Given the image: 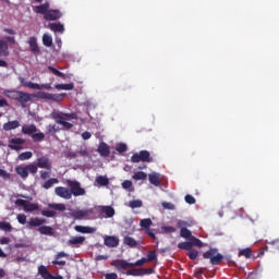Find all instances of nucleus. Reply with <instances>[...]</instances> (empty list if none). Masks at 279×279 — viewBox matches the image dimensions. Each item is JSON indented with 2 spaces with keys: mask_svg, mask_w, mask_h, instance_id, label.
<instances>
[{
  "mask_svg": "<svg viewBox=\"0 0 279 279\" xmlns=\"http://www.w3.org/2000/svg\"><path fill=\"white\" fill-rule=\"evenodd\" d=\"M130 208H141L143 206V201L136 199V201H131L129 203Z\"/></svg>",
  "mask_w": 279,
  "mask_h": 279,
  "instance_id": "6e6d98bb",
  "label": "nucleus"
},
{
  "mask_svg": "<svg viewBox=\"0 0 279 279\" xmlns=\"http://www.w3.org/2000/svg\"><path fill=\"white\" fill-rule=\"evenodd\" d=\"M125 276H143L142 268H132L125 271Z\"/></svg>",
  "mask_w": 279,
  "mask_h": 279,
  "instance_id": "58836bf2",
  "label": "nucleus"
},
{
  "mask_svg": "<svg viewBox=\"0 0 279 279\" xmlns=\"http://www.w3.org/2000/svg\"><path fill=\"white\" fill-rule=\"evenodd\" d=\"M43 44L45 45V47H51L53 45V38L51 37V35L44 34Z\"/></svg>",
  "mask_w": 279,
  "mask_h": 279,
  "instance_id": "a19ab883",
  "label": "nucleus"
},
{
  "mask_svg": "<svg viewBox=\"0 0 279 279\" xmlns=\"http://www.w3.org/2000/svg\"><path fill=\"white\" fill-rule=\"evenodd\" d=\"M60 181L57 178H51L48 181H46L41 186L46 191H49V189L53 187V184H58Z\"/></svg>",
  "mask_w": 279,
  "mask_h": 279,
  "instance_id": "72a5a7b5",
  "label": "nucleus"
},
{
  "mask_svg": "<svg viewBox=\"0 0 279 279\" xmlns=\"http://www.w3.org/2000/svg\"><path fill=\"white\" fill-rule=\"evenodd\" d=\"M38 274L44 279H50L51 278V272H49V270L47 269V266H44V265L39 266L38 267Z\"/></svg>",
  "mask_w": 279,
  "mask_h": 279,
  "instance_id": "7c9ffc66",
  "label": "nucleus"
},
{
  "mask_svg": "<svg viewBox=\"0 0 279 279\" xmlns=\"http://www.w3.org/2000/svg\"><path fill=\"white\" fill-rule=\"evenodd\" d=\"M23 145H25L24 138L13 137L9 140L8 147L9 149H13L14 151H21V149H23Z\"/></svg>",
  "mask_w": 279,
  "mask_h": 279,
  "instance_id": "1a4fd4ad",
  "label": "nucleus"
},
{
  "mask_svg": "<svg viewBox=\"0 0 279 279\" xmlns=\"http://www.w3.org/2000/svg\"><path fill=\"white\" fill-rule=\"evenodd\" d=\"M96 183L98 186H108V184H110V180H108L107 177L99 175L96 178Z\"/></svg>",
  "mask_w": 279,
  "mask_h": 279,
  "instance_id": "4c0bfd02",
  "label": "nucleus"
},
{
  "mask_svg": "<svg viewBox=\"0 0 279 279\" xmlns=\"http://www.w3.org/2000/svg\"><path fill=\"white\" fill-rule=\"evenodd\" d=\"M86 243V238L84 235L71 236L68 241L70 247H82Z\"/></svg>",
  "mask_w": 279,
  "mask_h": 279,
  "instance_id": "ddd939ff",
  "label": "nucleus"
},
{
  "mask_svg": "<svg viewBox=\"0 0 279 279\" xmlns=\"http://www.w3.org/2000/svg\"><path fill=\"white\" fill-rule=\"evenodd\" d=\"M190 243H192V247L193 245H195V247H202L203 245L202 240L195 238L194 235L191 236Z\"/></svg>",
  "mask_w": 279,
  "mask_h": 279,
  "instance_id": "603ef678",
  "label": "nucleus"
},
{
  "mask_svg": "<svg viewBox=\"0 0 279 279\" xmlns=\"http://www.w3.org/2000/svg\"><path fill=\"white\" fill-rule=\"evenodd\" d=\"M33 143H43V141H45V133L43 132H35L32 136H31Z\"/></svg>",
  "mask_w": 279,
  "mask_h": 279,
  "instance_id": "f704fd0d",
  "label": "nucleus"
},
{
  "mask_svg": "<svg viewBox=\"0 0 279 279\" xmlns=\"http://www.w3.org/2000/svg\"><path fill=\"white\" fill-rule=\"evenodd\" d=\"M123 243H124V245H128L129 247H137L138 246V242L130 235L124 236Z\"/></svg>",
  "mask_w": 279,
  "mask_h": 279,
  "instance_id": "c85d7f7f",
  "label": "nucleus"
},
{
  "mask_svg": "<svg viewBox=\"0 0 279 279\" xmlns=\"http://www.w3.org/2000/svg\"><path fill=\"white\" fill-rule=\"evenodd\" d=\"M40 178H41V180H47V179L51 178V170H48V171L41 170Z\"/></svg>",
  "mask_w": 279,
  "mask_h": 279,
  "instance_id": "052dcab7",
  "label": "nucleus"
},
{
  "mask_svg": "<svg viewBox=\"0 0 279 279\" xmlns=\"http://www.w3.org/2000/svg\"><path fill=\"white\" fill-rule=\"evenodd\" d=\"M179 250H186L190 252V250H193V243L191 242H181L178 244Z\"/></svg>",
  "mask_w": 279,
  "mask_h": 279,
  "instance_id": "a18cd8bd",
  "label": "nucleus"
},
{
  "mask_svg": "<svg viewBox=\"0 0 279 279\" xmlns=\"http://www.w3.org/2000/svg\"><path fill=\"white\" fill-rule=\"evenodd\" d=\"M51 119L58 123V125H62L60 130H72L73 129V123L66 122V120L62 117V112L53 111L50 114Z\"/></svg>",
  "mask_w": 279,
  "mask_h": 279,
  "instance_id": "423d86ee",
  "label": "nucleus"
},
{
  "mask_svg": "<svg viewBox=\"0 0 279 279\" xmlns=\"http://www.w3.org/2000/svg\"><path fill=\"white\" fill-rule=\"evenodd\" d=\"M66 184L72 196L74 195V197H82V195H86V190L82 187L80 181L68 180Z\"/></svg>",
  "mask_w": 279,
  "mask_h": 279,
  "instance_id": "20e7f679",
  "label": "nucleus"
},
{
  "mask_svg": "<svg viewBox=\"0 0 279 279\" xmlns=\"http://www.w3.org/2000/svg\"><path fill=\"white\" fill-rule=\"evenodd\" d=\"M62 129H60V126H58L57 124H49L46 128V134H58V132H61Z\"/></svg>",
  "mask_w": 279,
  "mask_h": 279,
  "instance_id": "e433bc0d",
  "label": "nucleus"
},
{
  "mask_svg": "<svg viewBox=\"0 0 279 279\" xmlns=\"http://www.w3.org/2000/svg\"><path fill=\"white\" fill-rule=\"evenodd\" d=\"M15 172L17 173V175H20V178H22V180H27V178H29V172L27 170V166H25V167L17 166L15 168Z\"/></svg>",
  "mask_w": 279,
  "mask_h": 279,
  "instance_id": "4be33fe9",
  "label": "nucleus"
},
{
  "mask_svg": "<svg viewBox=\"0 0 279 279\" xmlns=\"http://www.w3.org/2000/svg\"><path fill=\"white\" fill-rule=\"evenodd\" d=\"M180 236H182V239H191V236H193V233L187 228H182L180 231Z\"/></svg>",
  "mask_w": 279,
  "mask_h": 279,
  "instance_id": "49530a36",
  "label": "nucleus"
},
{
  "mask_svg": "<svg viewBox=\"0 0 279 279\" xmlns=\"http://www.w3.org/2000/svg\"><path fill=\"white\" fill-rule=\"evenodd\" d=\"M98 153L100 154V156H110V146H108V144L106 143H100L98 146Z\"/></svg>",
  "mask_w": 279,
  "mask_h": 279,
  "instance_id": "393cba45",
  "label": "nucleus"
},
{
  "mask_svg": "<svg viewBox=\"0 0 279 279\" xmlns=\"http://www.w3.org/2000/svg\"><path fill=\"white\" fill-rule=\"evenodd\" d=\"M94 210L93 209H80V210H74L70 214V216L73 219H76L78 221H82V219H86V217H90L93 215Z\"/></svg>",
  "mask_w": 279,
  "mask_h": 279,
  "instance_id": "9b49d317",
  "label": "nucleus"
},
{
  "mask_svg": "<svg viewBox=\"0 0 279 279\" xmlns=\"http://www.w3.org/2000/svg\"><path fill=\"white\" fill-rule=\"evenodd\" d=\"M38 132L36 124H24L22 126V134L25 136H32L34 133Z\"/></svg>",
  "mask_w": 279,
  "mask_h": 279,
  "instance_id": "f3484780",
  "label": "nucleus"
},
{
  "mask_svg": "<svg viewBox=\"0 0 279 279\" xmlns=\"http://www.w3.org/2000/svg\"><path fill=\"white\" fill-rule=\"evenodd\" d=\"M54 193H56V195H58V197H61L62 199H71V197H73L71 195V190L69 187H64V186L56 187Z\"/></svg>",
  "mask_w": 279,
  "mask_h": 279,
  "instance_id": "4468645a",
  "label": "nucleus"
},
{
  "mask_svg": "<svg viewBox=\"0 0 279 279\" xmlns=\"http://www.w3.org/2000/svg\"><path fill=\"white\" fill-rule=\"evenodd\" d=\"M185 202H186V204L193 205V204H195L196 201H195V197L193 195L187 194V195H185Z\"/></svg>",
  "mask_w": 279,
  "mask_h": 279,
  "instance_id": "338daca9",
  "label": "nucleus"
},
{
  "mask_svg": "<svg viewBox=\"0 0 279 279\" xmlns=\"http://www.w3.org/2000/svg\"><path fill=\"white\" fill-rule=\"evenodd\" d=\"M48 69H49V71H51V73H53V75H57V77H61L62 80H66V74L60 72V70H58L53 66H49Z\"/></svg>",
  "mask_w": 279,
  "mask_h": 279,
  "instance_id": "37998d69",
  "label": "nucleus"
},
{
  "mask_svg": "<svg viewBox=\"0 0 279 279\" xmlns=\"http://www.w3.org/2000/svg\"><path fill=\"white\" fill-rule=\"evenodd\" d=\"M32 156H34V154L32 151H24L22 154L19 155V160H29L32 158Z\"/></svg>",
  "mask_w": 279,
  "mask_h": 279,
  "instance_id": "8fccbe9b",
  "label": "nucleus"
},
{
  "mask_svg": "<svg viewBox=\"0 0 279 279\" xmlns=\"http://www.w3.org/2000/svg\"><path fill=\"white\" fill-rule=\"evenodd\" d=\"M26 169H27L28 173H32V175H36V173H38V166L36 163L27 165Z\"/></svg>",
  "mask_w": 279,
  "mask_h": 279,
  "instance_id": "de8ad7c7",
  "label": "nucleus"
},
{
  "mask_svg": "<svg viewBox=\"0 0 279 279\" xmlns=\"http://www.w3.org/2000/svg\"><path fill=\"white\" fill-rule=\"evenodd\" d=\"M44 19L45 21H58L59 19H62V12L58 9L48 10V13H46Z\"/></svg>",
  "mask_w": 279,
  "mask_h": 279,
  "instance_id": "2eb2a0df",
  "label": "nucleus"
},
{
  "mask_svg": "<svg viewBox=\"0 0 279 279\" xmlns=\"http://www.w3.org/2000/svg\"><path fill=\"white\" fill-rule=\"evenodd\" d=\"M28 45H29V49H31L32 53H34V56H38L40 53V48L38 47V41H37L36 37H31Z\"/></svg>",
  "mask_w": 279,
  "mask_h": 279,
  "instance_id": "aec40b11",
  "label": "nucleus"
},
{
  "mask_svg": "<svg viewBox=\"0 0 279 279\" xmlns=\"http://www.w3.org/2000/svg\"><path fill=\"white\" fill-rule=\"evenodd\" d=\"M76 154H80L84 158H90V153H88V149L86 148H81Z\"/></svg>",
  "mask_w": 279,
  "mask_h": 279,
  "instance_id": "e2e57ef3",
  "label": "nucleus"
},
{
  "mask_svg": "<svg viewBox=\"0 0 279 279\" xmlns=\"http://www.w3.org/2000/svg\"><path fill=\"white\" fill-rule=\"evenodd\" d=\"M49 29L51 32H54V34H64V25L60 23H50L48 25Z\"/></svg>",
  "mask_w": 279,
  "mask_h": 279,
  "instance_id": "5701e85b",
  "label": "nucleus"
},
{
  "mask_svg": "<svg viewBox=\"0 0 279 279\" xmlns=\"http://www.w3.org/2000/svg\"><path fill=\"white\" fill-rule=\"evenodd\" d=\"M38 233L39 234H46L48 236H51L53 234V228L52 227H49V226H40L38 228Z\"/></svg>",
  "mask_w": 279,
  "mask_h": 279,
  "instance_id": "cd10ccee",
  "label": "nucleus"
},
{
  "mask_svg": "<svg viewBox=\"0 0 279 279\" xmlns=\"http://www.w3.org/2000/svg\"><path fill=\"white\" fill-rule=\"evenodd\" d=\"M60 258H69V254L64 252H59L56 255L54 260H52V265H59L60 267H64V265H66V260H60Z\"/></svg>",
  "mask_w": 279,
  "mask_h": 279,
  "instance_id": "a211bd4d",
  "label": "nucleus"
},
{
  "mask_svg": "<svg viewBox=\"0 0 279 279\" xmlns=\"http://www.w3.org/2000/svg\"><path fill=\"white\" fill-rule=\"evenodd\" d=\"M21 123H19V120L9 121L3 124V130L5 132H10V130H16V128H20Z\"/></svg>",
  "mask_w": 279,
  "mask_h": 279,
  "instance_id": "b1692460",
  "label": "nucleus"
},
{
  "mask_svg": "<svg viewBox=\"0 0 279 279\" xmlns=\"http://www.w3.org/2000/svg\"><path fill=\"white\" fill-rule=\"evenodd\" d=\"M105 245L107 247H118L119 246V239L112 235L105 236Z\"/></svg>",
  "mask_w": 279,
  "mask_h": 279,
  "instance_id": "412c9836",
  "label": "nucleus"
},
{
  "mask_svg": "<svg viewBox=\"0 0 279 279\" xmlns=\"http://www.w3.org/2000/svg\"><path fill=\"white\" fill-rule=\"evenodd\" d=\"M0 56H3L4 58H8V56H10L8 44L3 40H0Z\"/></svg>",
  "mask_w": 279,
  "mask_h": 279,
  "instance_id": "2f4dec72",
  "label": "nucleus"
},
{
  "mask_svg": "<svg viewBox=\"0 0 279 279\" xmlns=\"http://www.w3.org/2000/svg\"><path fill=\"white\" fill-rule=\"evenodd\" d=\"M154 274V268H142V276H149Z\"/></svg>",
  "mask_w": 279,
  "mask_h": 279,
  "instance_id": "774afa93",
  "label": "nucleus"
},
{
  "mask_svg": "<svg viewBox=\"0 0 279 279\" xmlns=\"http://www.w3.org/2000/svg\"><path fill=\"white\" fill-rule=\"evenodd\" d=\"M131 162H154V157H151L149 150H141L140 153L133 154Z\"/></svg>",
  "mask_w": 279,
  "mask_h": 279,
  "instance_id": "39448f33",
  "label": "nucleus"
},
{
  "mask_svg": "<svg viewBox=\"0 0 279 279\" xmlns=\"http://www.w3.org/2000/svg\"><path fill=\"white\" fill-rule=\"evenodd\" d=\"M239 256H244V258H252V248L246 247L239 251Z\"/></svg>",
  "mask_w": 279,
  "mask_h": 279,
  "instance_id": "79ce46f5",
  "label": "nucleus"
},
{
  "mask_svg": "<svg viewBox=\"0 0 279 279\" xmlns=\"http://www.w3.org/2000/svg\"><path fill=\"white\" fill-rule=\"evenodd\" d=\"M62 118L65 121L77 120V113H64V112H62Z\"/></svg>",
  "mask_w": 279,
  "mask_h": 279,
  "instance_id": "5fc2aeb1",
  "label": "nucleus"
},
{
  "mask_svg": "<svg viewBox=\"0 0 279 279\" xmlns=\"http://www.w3.org/2000/svg\"><path fill=\"white\" fill-rule=\"evenodd\" d=\"M15 206H22L24 208L25 213H34V210H38L39 206L36 203H31L26 199L17 198L15 201Z\"/></svg>",
  "mask_w": 279,
  "mask_h": 279,
  "instance_id": "0eeeda50",
  "label": "nucleus"
},
{
  "mask_svg": "<svg viewBox=\"0 0 279 279\" xmlns=\"http://www.w3.org/2000/svg\"><path fill=\"white\" fill-rule=\"evenodd\" d=\"M148 180L154 186H160V174L154 172L148 174Z\"/></svg>",
  "mask_w": 279,
  "mask_h": 279,
  "instance_id": "bb28decb",
  "label": "nucleus"
},
{
  "mask_svg": "<svg viewBox=\"0 0 279 279\" xmlns=\"http://www.w3.org/2000/svg\"><path fill=\"white\" fill-rule=\"evenodd\" d=\"M177 227H178V228H181V230H182V228L191 227V223H189V222L185 221V220H179V221L177 222Z\"/></svg>",
  "mask_w": 279,
  "mask_h": 279,
  "instance_id": "0e129e2a",
  "label": "nucleus"
},
{
  "mask_svg": "<svg viewBox=\"0 0 279 279\" xmlns=\"http://www.w3.org/2000/svg\"><path fill=\"white\" fill-rule=\"evenodd\" d=\"M116 149H117V151H119V154H123V153L128 151V145L121 143V144H119V145L117 146Z\"/></svg>",
  "mask_w": 279,
  "mask_h": 279,
  "instance_id": "bf43d9fd",
  "label": "nucleus"
},
{
  "mask_svg": "<svg viewBox=\"0 0 279 279\" xmlns=\"http://www.w3.org/2000/svg\"><path fill=\"white\" fill-rule=\"evenodd\" d=\"M203 257L208 259L210 265H221L223 255L217 248H209L203 254Z\"/></svg>",
  "mask_w": 279,
  "mask_h": 279,
  "instance_id": "7ed1b4c3",
  "label": "nucleus"
},
{
  "mask_svg": "<svg viewBox=\"0 0 279 279\" xmlns=\"http://www.w3.org/2000/svg\"><path fill=\"white\" fill-rule=\"evenodd\" d=\"M278 250H279V239H276L270 242H267V245L265 246V248H262L255 258H259V256H264L265 251L266 252H278Z\"/></svg>",
  "mask_w": 279,
  "mask_h": 279,
  "instance_id": "6e6552de",
  "label": "nucleus"
},
{
  "mask_svg": "<svg viewBox=\"0 0 279 279\" xmlns=\"http://www.w3.org/2000/svg\"><path fill=\"white\" fill-rule=\"evenodd\" d=\"M48 207L52 208V210H59L60 213H64V210H66V205L62 203H51L48 204Z\"/></svg>",
  "mask_w": 279,
  "mask_h": 279,
  "instance_id": "c9c22d12",
  "label": "nucleus"
},
{
  "mask_svg": "<svg viewBox=\"0 0 279 279\" xmlns=\"http://www.w3.org/2000/svg\"><path fill=\"white\" fill-rule=\"evenodd\" d=\"M133 180H147V173L143 171L135 172L133 175Z\"/></svg>",
  "mask_w": 279,
  "mask_h": 279,
  "instance_id": "3c124183",
  "label": "nucleus"
},
{
  "mask_svg": "<svg viewBox=\"0 0 279 279\" xmlns=\"http://www.w3.org/2000/svg\"><path fill=\"white\" fill-rule=\"evenodd\" d=\"M161 230H163L167 234H173V232H175V228L171 226L161 227Z\"/></svg>",
  "mask_w": 279,
  "mask_h": 279,
  "instance_id": "69168bd1",
  "label": "nucleus"
},
{
  "mask_svg": "<svg viewBox=\"0 0 279 279\" xmlns=\"http://www.w3.org/2000/svg\"><path fill=\"white\" fill-rule=\"evenodd\" d=\"M162 208H165L166 210H175V205H173L172 203L163 202Z\"/></svg>",
  "mask_w": 279,
  "mask_h": 279,
  "instance_id": "680f3d73",
  "label": "nucleus"
},
{
  "mask_svg": "<svg viewBox=\"0 0 279 279\" xmlns=\"http://www.w3.org/2000/svg\"><path fill=\"white\" fill-rule=\"evenodd\" d=\"M45 223H47V219L32 217L28 219L26 228L27 230H34V228H40L41 226H45Z\"/></svg>",
  "mask_w": 279,
  "mask_h": 279,
  "instance_id": "9d476101",
  "label": "nucleus"
},
{
  "mask_svg": "<svg viewBox=\"0 0 279 279\" xmlns=\"http://www.w3.org/2000/svg\"><path fill=\"white\" fill-rule=\"evenodd\" d=\"M0 230H2L3 232H12L13 227L10 222L0 221Z\"/></svg>",
  "mask_w": 279,
  "mask_h": 279,
  "instance_id": "ea45409f",
  "label": "nucleus"
},
{
  "mask_svg": "<svg viewBox=\"0 0 279 279\" xmlns=\"http://www.w3.org/2000/svg\"><path fill=\"white\" fill-rule=\"evenodd\" d=\"M41 215H43V217L51 218V217H56V211L49 210V209H44V210H41Z\"/></svg>",
  "mask_w": 279,
  "mask_h": 279,
  "instance_id": "13d9d810",
  "label": "nucleus"
},
{
  "mask_svg": "<svg viewBox=\"0 0 279 279\" xmlns=\"http://www.w3.org/2000/svg\"><path fill=\"white\" fill-rule=\"evenodd\" d=\"M156 258H158V255L156 254V251H149L148 254H147L146 262L151 263V262L156 260Z\"/></svg>",
  "mask_w": 279,
  "mask_h": 279,
  "instance_id": "864d4df0",
  "label": "nucleus"
},
{
  "mask_svg": "<svg viewBox=\"0 0 279 279\" xmlns=\"http://www.w3.org/2000/svg\"><path fill=\"white\" fill-rule=\"evenodd\" d=\"M36 166L38 169H46L47 171H51L52 162L47 156H43L37 158Z\"/></svg>",
  "mask_w": 279,
  "mask_h": 279,
  "instance_id": "f8f14e48",
  "label": "nucleus"
},
{
  "mask_svg": "<svg viewBox=\"0 0 279 279\" xmlns=\"http://www.w3.org/2000/svg\"><path fill=\"white\" fill-rule=\"evenodd\" d=\"M54 88L57 90H73L75 88V84L69 83V84H56Z\"/></svg>",
  "mask_w": 279,
  "mask_h": 279,
  "instance_id": "473e14b6",
  "label": "nucleus"
},
{
  "mask_svg": "<svg viewBox=\"0 0 279 279\" xmlns=\"http://www.w3.org/2000/svg\"><path fill=\"white\" fill-rule=\"evenodd\" d=\"M187 256L191 260H197V256H199V252H197V250L195 248H191L189 252H187Z\"/></svg>",
  "mask_w": 279,
  "mask_h": 279,
  "instance_id": "09e8293b",
  "label": "nucleus"
},
{
  "mask_svg": "<svg viewBox=\"0 0 279 279\" xmlns=\"http://www.w3.org/2000/svg\"><path fill=\"white\" fill-rule=\"evenodd\" d=\"M100 211L106 215L108 219L114 215V208L112 206H100Z\"/></svg>",
  "mask_w": 279,
  "mask_h": 279,
  "instance_id": "a878e982",
  "label": "nucleus"
},
{
  "mask_svg": "<svg viewBox=\"0 0 279 279\" xmlns=\"http://www.w3.org/2000/svg\"><path fill=\"white\" fill-rule=\"evenodd\" d=\"M75 232H80L81 234H93L96 232V228H92V227H84V226H80L76 225L74 227Z\"/></svg>",
  "mask_w": 279,
  "mask_h": 279,
  "instance_id": "6ab92c4d",
  "label": "nucleus"
},
{
  "mask_svg": "<svg viewBox=\"0 0 279 279\" xmlns=\"http://www.w3.org/2000/svg\"><path fill=\"white\" fill-rule=\"evenodd\" d=\"M49 8H51V3L45 2L44 4L37 5L34 8V12L36 14H43L44 19L49 12Z\"/></svg>",
  "mask_w": 279,
  "mask_h": 279,
  "instance_id": "dca6fc26",
  "label": "nucleus"
},
{
  "mask_svg": "<svg viewBox=\"0 0 279 279\" xmlns=\"http://www.w3.org/2000/svg\"><path fill=\"white\" fill-rule=\"evenodd\" d=\"M4 97L8 99H12L13 101H17L21 104L22 108H26L27 104L32 101V97H36L37 99H45L46 101H56L60 104L66 97V94H49L46 92H37L35 95H32L27 92H21L16 89H5L3 92Z\"/></svg>",
  "mask_w": 279,
  "mask_h": 279,
  "instance_id": "f257e3e1",
  "label": "nucleus"
},
{
  "mask_svg": "<svg viewBox=\"0 0 279 279\" xmlns=\"http://www.w3.org/2000/svg\"><path fill=\"white\" fill-rule=\"evenodd\" d=\"M19 82L22 84V86H24L26 88H32L33 90H34V88H38V83L27 82L25 80V77L20 76Z\"/></svg>",
  "mask_w": 279,
  "mask_h": 279,
  "instance_id": "c756f323",
  "label": "nucleus"
},
{
  "mask_svg": "<svg viewBox=\"0 0 279 279\" xmlns=\"http://www.w3.org/2000/svg\"><path fill=\"white\" fill-rule=\"evenodd\" d=\"M16 219L21 226H25V223L27 225V216L25 214H19Z\"/></svg>",
  "mask_w": 279,
  "mask_h": 279,
  "instance_id": "4d7b16f0",
  "label": "nucleus"
},
{
  "mask_svg": "<svg viewBox=\"0 0 279 279\" xmlns=\"http://www.w3.org/2000/svg\"><path fill=\"white\" fill-rule=\"evenodd\" d=\"M151 220L149 218H145V219H142L140 221V226L141 228H143L144 230H149V227L151 226Z\"/></svg>",
  "mask_w": 279,
  "mask_h": 279,
  "instance_id": "c03bdc74",
  "label": "nucleus"
},
{
  "mask_svg": "<svg viewBox=\"0 0 279 279\" xmlns=\"http://www.w3.org/2000/svg\"><path fill=\"white\" fill-rule=\"evenodd\" d=\"M147 263V257H142L141 259L136 260L135 263H130L125 259H117L111 262V266L116 267L118 271L123 269H131L132 267H143Z\"/></svg>",
  "mask_w": 279,
  "mask_h": 279,
  "instance_id": "f03ea898",
  "label": "nucleus"
}]
</instances>
